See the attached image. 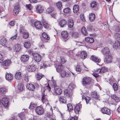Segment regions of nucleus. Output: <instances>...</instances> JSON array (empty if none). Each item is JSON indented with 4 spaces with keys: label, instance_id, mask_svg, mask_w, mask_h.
<instances>
[{
    "label": "nucleus",
    "instance_id": "nucleus-1",
    "mask_svg": "<svg viewBox=\"0 0 120 120\" xmlns=\"http://www.w3.org/2000/svg\"><path fill=\"white\" fill-rule=\"evenodd\" d=\"M47 80L48 81V82L47 84H45V90H46L47 92L48 91L49 92L51 89V88L49 86V83L50 82V85H51L52 87H53L54 88L55 86H57V84H56V82L55 81L51 80V81H48L47 79Z\"/></svg>",
    "mask_w": 120,
    "mask_h": 120
},
{
    "label": "nucleus",
    "instance_id": "nucleus-2",
    "mask_svg": "<svg viewBox=\"0 0 120 120\" xmlns=\"http://www.w3.org/2000/svg\"><path fill=\"white\" fill-rule=\"evenodd\" d=\"M91 79L88 77H84L82 81V84L83 86L90 84L91 82Z\"/></svg>",
    "mask_w": 120,
    "mask_h": 120
},
{
    "label": "nucleus",
    "instance_id": "nucleus-3",
    "mask_svg": "<svg viewBox=\"0 0 120 120\" xmlns=\"http://www.w3.org/2000/svg\"><path fill=\"white\" fill-rule=\"evenodd\" d=\"M35 8L36 12L40 14L42 13L44 11V7L40 4L36 6Z\"/></svg>",
    "mask_w": 120,
    "mask_h": 120
},
{
    "label": "nucleus",
    "instance_id": "nucleus-4",
    "mask_svg": "<svg viewBox=\"0 0 120 120\" xmlns=\"http://www.w3.org/2000/svg\"><path fill=\"white\" fill-rule=\"evenodd\" d=\"M101 51L104 56L111 54L109 49L107 47H106L103 49Z\"/></svg>",
    "mask_w": 120,
    "mask_h": 120
},
{
    "label": "nucleus",
    "instance_id": "nucleus-5",
    "mask_svg": "<svg viewBox=\"0 0 120 120\" xmlns=\"http://www.w3.org/2000/svg\"><path fill=\"white\" fill-rule=\"evenodd\" d=\"M104 56L105 58L104 59V61L105 63H109L112 62V57L111 54Z\"/></svg>",
    "mask_w": 120,
    "mask_h": 120
},
{
    "label": "nucleus",
    "instance_id": "nucleus-6",
    "mask_svg": "<svg viewBox=\"0 0 120 120\" xmlns=\"http://www.w3.org/2000/svg\"><path fill=\"white\" fill-rule=\"evenodd\" d=\"M9 100L8 98H4L2 100L1 103L3 105L7 107L9 105Z\"/></svg>",
    "mask_w": 120,
    "mask_h": 120
},
{
    "label": "nucleus",
    "instance_id": "nucleus-7",
    "mask_svg": "<svg viewBox=\"0 0 120 120\" xmlns=\"http://www.w3.org/2000/svg\"><path fill=\"white\" fill-rule=\"evenodd\" d=\"M34 60L37 62L40 61L41 59V55L37 53H32Z\"/></svg>",
    "mask_w": 120,
    "mask_h": 120
},
{
    "label": "nucleus",
    "instance_id": "nucleus-8",
    "mask_svg": "<svg viewBox=\"0 0 120 120\" xmlns=\"http://www.w3.org/2000/svg\"><path fill=\"white\" fill-rule=\"evenodd\" d=\"M36 69V66L34 64L29 65L28 67V70L30 72L34 71Z\"/></svg>",
    "mask_w": 120,
    "mask_h": 120
},
{
    "label": "nucleus",
    "instance_id": "nucleus-9",
    "mask_svg": "<svg viewBox=\"0 0 120 120\" xmlns=\"http://www.w3.org/2000/svg\"><path fill=\"white\" fill-rule=\"evenodd\" d=\"M11 64V61L9 60H5L2 63V65L6 66V68H4L5 69L7 68L8 66H10Z\"/></svg>",
    "mask_w": 120,
    "mask_h": 120
},
{
    "label": "nucleus",
    "instance_id": "nucleus-10",
    "mask_svg": "<svg viewBox=\"0 0 120 120\" xmlns=\"http://www.w3.org/2000/svg\"><path fill=\"white\" fill-rule=\"evenodd\" d=\"M57 71L60 72V71L64 70V67L61 63H59L57 65L55 66Z\"/></svg>",
    "mask_w": 120,
    "mask_h": 120
},
{
    "label": "nucleus",
    "instance_id": "nucleus-11",
    "mask_svg": "<svg viewBox=\"0 0 120 120\" xmlns=\"http://www.w3.org/2000/svg\"><path fill=\"white\" fill-rule=\"evenodd\" d=\"M82 108V105L80 104H77L75 107L74 111L75 112H81V109Z\"/></svg>",
    "mask_w": 120,
    "mask_h": 120
},
{
    "label": "nucleus",
    "instance_id": "nucleus-12",
    "mask_svg": "<svg viewBox=\"0 0 120 120\" xmlns=\"http://www.w3.org/2000/svg\"><path fill=\"white\" fill-rule=\"evenodd\" d=\"M19 6L15 5V6L13 12V14L15 15H17L19 13Z\"/></svg>",
    "mask_w": 120,
    "mask_h": 120
},
{
    "label": "nucleus",
    "instance_id": "nucleus-13",
    "mask_svg": "<svg viewBox=\"0 0 120 120\" xmlns=\"http://www.w3.org/2000/svg\"><path fill=\"white\" fill-rule=\"evenodd\" d=\"M91 59L93 61L96 63H99L101 60L100 59L94 55H92L91 56Z\"/></svg>",
    "mask_w": 120,
    "mask_h": 120
},
{
    "label": "nucleus",
    "instance_id": "nucleus-14",
    "mask_svg": "<svg viewBox=\"0 0 120 120\" xmlns=\"http://www.w3.org/2000/svg\"><path fill=\"white\" fill-rule=\"evenodd\" d=\"M92 97L95 99L100 100V96L99 95L97 94V92L95 91L92 93L91 94Z\"/></svg>",
    "mask_w": 120,
    "mask_h": 120
},
{
    "label": "nucleus",
    "instance_id": "nucleus-15",
    "mask_svg": "<svg viewBox=\"0 0 120 120\" xmlns=\"http://www.w3.org/2000/svg\"><path fill=\"white\" fill-rule=\"evenodd\" d=\"M35 27L38 29H40L42 27V26L41 22L39 21H35L34 24Z\"/></svg>",
    "mask_w": 120,
    "mask_h": 120
},
{
    "label": "nucleus",
    "instance_id": "nucleus-16",
    "mask_svg": "<svg viewBox=\"0 0 120 120\" xmlns=\"http://www.w3.org/2000/svg\"><path fill=\"white\" fill-rule=\"evenodd\" d=\"M29 58V56L27 55H23L21 56V61L23 62L27 61Z\"/></svg>",
    "mask_w": 120,
    "mask_h": 120
},
{
    "label": "nucleus",
    "instance_id": "nucleus-17",
    "mask_svg": "<svg viewBox=\"0 0 120 120\" xmlns=\"http://www.w3.org/2000/svg\"><path fill=\"white\" fill-rule=\"evenodd\" d=\"M55 91V93L58 95H60L62 93L61 90L58 86H55L54 87Z\"/></svg>",
    "mask_w": 120,
    "mask_h": 120
},
{
    "label": "nucleus",
    "instance_id": "nucleus-18",
    "mask_svg": "<svg viewBox=\"0 0 120 120\" xmlns=\"http://www.w3.org/2000/svg\"><path fill=\"white\" fill-rule=\"evenodd\" d=\"M80 57L82 59H85L87 56V54L86 52L84 51L81 52L80 54Z\"/></svg>",
    "mask_w": 120,
    "mask_h": 120
},
{
    "label": "nucleus",
    "instance_id": "nucleus-19",
    "mask_svg": "<svg viewBox=\"0 0 120 120\" xmlns=\"http://www.w3.org/2000/svg\"><path fill=\"white\" fill-rule=\"evenodd\" d=\"M15 77L17 80L21 79L22 78L21 72H16Z\"/></svg>",
    "mask_w": 120,
    "mask_h": 120
},
{
    "label": "nucleus",
    "instance_id": "nucleus-20",
    "mask_svg": "<svg viewBox=\"0 0 120 120\" xmlns=\"http://www.w3.org/2000/svg\"><path fill=\"white\" fill-rule=\"evenodd\" d=\"M5 78L8 81L12 80L13 78L12 75L10 73H8L6 74Z\"/></svg>",
    "mask_w": 120,
    "mask_h": 120
},
{
    "label": "nucleus",
    "instance_id": "nucleus-21",
    "mask_svg": "<svg viewBox=\"0 0 120 120\" xmlns=\"http://www.w3.org/2000/svg\"><path fill=\"white\" fill-rule=\"evenodd\" d=\"M0 44L3 46L6 45L7 44V41L6 39L4 38H1L0 41Z\"/></svg>",
    "mask_w": 120,
    "mask_h": 120
},
{
    "label": "nucleus",
    "instance_id": "nucleus-22",
    "mask_svg": "<svg viewBox=\"0 0 120 120\" xmlns=\"http://www.w3.org/2000/svg\"><path fill=\"white\" fill-rule=\"evenodd\" d=\"M26 87L29 90L32 91L34 90L35 88L34 86L31 83L27 84Z\"/></svg>",
    "mask_w": 120,
    "mask_h": 120
},
{
    "label": "nucleus",
    "instance_id": "nucleus-23",
    "mask_svg": "<svg viewBox=\"0 0 120 120\" xmlns=\"http://www.w3.org/2000/svg\"><path fill=\"white\" fill-rule=\"evenodd\" d=\"M35 110L36 112H44L43 108L41 106L36 107Z\"/></svg>",
    "mask_w": 120,
    "mask_h": 120
},
{
    "label": "nucleus",
    "instance_id": "nucleus-24",
    "mask_svg": "<svg viewBox=\"0 0 120 120\" xmlns=\"http://www.w3.org/2000/svg\"><path fill=\"white\" fill-rule=\"evenodd\" d=\"M67 22L66 20L63 19L60 21L59 22V25L61 27H63L67 25Z\"/></svg>",
    "mask_w": 120,
    "mask_h": 120
},
{
    "label": "nucleus",
    "instance_id": "nucleus-25",
    "mask_svg": "<svg viewBox=\"0 0 120 120\" xmlns=\"http://www.w3.org/2000/svg\"><path fill=\"white\" fill-rule=\"evenodd\" d=\"M81 32L82 34L85 36H87L88 34L86 28L84 27H82L81 29Z\"/></svg>",
    "mask_w": 120,
    "mask_h": 120
},
{
    "label": "nucleus",
    "instance_id": "nucleus-26",
    "mask_svg": "<svg viewBox=\"0 0 120 120\" xmlns=\"http://www.w3.org/2000/svg\"><path fill=\"white\" fill-rule=\"evenodd\" d=\"M62 37L64 39H66L67 38L68 36V33L66 31H62L61 33Z\"/></svg>",
    "mask_w": 120,
    "mask_h": 120
},
{
    "label": "nucleus",
    "instance_id": "nucleus-27",
    "mask_svg": "<svg viewBox=\"0 0 120 120\" xmlns=\"http://www.w3.org/2000/svg\"><path fill=\"white\" fill-rule=\"evenodd\" d=\"M68 25L70 28L73 27L74 25V22L73 20L70 19H69L68 21Z\"/></svg>",
    "mask_w": 120,
    "mask_h": 120
},
{
    "label": "nucleus",
    "instance_id": "nucleus-28",
    "mask_svg": "<svg viewBox=\"0 0 120 120\" xmlns=\"http://www.w3.org/2000/svg\"><path fill=\"white\" fill-rule=\"evenodd\" d=\"M59 100L62 103H65L67 101L66 98L63 96H61L59 98Z\"/></svg>",
    "mask_w": 120,
    "mask_h": 120
},
{
    "label": "nucleus",
    "instance_id": "nucleus-29",
    "mask_svg": "<svg viewBox=\"0 0 120 120\" xmlns=\"http://www.w3.org/2000/svg\"><path fill=\"white\" fill-rule=\"evenodd\" d=\"M21 46L20 44H17L15 45V46L14 50L16 52H19L21 49Z\"/></svg>",
    "mask_w": 120,
    "mask_h": 120
},
{
    "label": "nucleus",
    "instance_id": "nucleus-30",
    "mask_svg": "<svg viewBox=\"0 0 120 120\" xmlns=\"http://www.w3.org/2000/svg\"><path fill=\"white\" fill-rule=\"evenodd\" d=\"M47 113L46 120H54L53 118L52 114H53V113H52L51 114H49V113Z\"/></svg>",
    "mask_w": 120,
    "mask_h": 120
},
{
    "label": "nucleus",
    "instance_id": "nucleus-31",
    "mask_svg": "<svg viewBox=\"0 0 120 120\" xmlns=\"http://www.w3.org/2000/svg\"><path fill=\"white\" fill-rule=\"evenodd\" d=\"M89 18L91 22L94 21L95 18V15L94 14L91 13L89 15Z\"/></svg>",
    "mask_w": 120,
    "mask_h": 120
},
{
    "label": "nucleus",
    "instance_id": "nucleus-32",
    "mask_svg": "<svg viewBox=\"0 0 120 120\" xmlns=\"http://www.w3.org/2000/svg\"><path fill=\"white\" fill-rule=\"evenodd\" d=\"M101 110L102 112H111V111L109 109L106 107L102 108Z\"/></svg>",
    "mask_w": 120,
    "mask_h": 120
},
{
    "label": "nucleus",
    "instance_id": "nucleus-33",
    "mask_svg": "<svg viewBox=\"0 0 120 120\" xmlns=\"http://www.w3.org/2000/svg\"><path fill=\"white\" fill-rule=\"evenodd\" d=\"M111 97L117 102H118L120 101L119 98L115 94L112 95Z\"/></svg>",
    "mask_w": 120,
    "mask_h": 120
},
{
    "label": "nucleus",
    "instance_id": "nucleus-34",
    "mask_svg": "<svg viewBox=\"0 0 120 120\" xmlns=\"http://www.w3.org/2000/svg\"><path fill=\"white\" fill-rule=\"evenodd\" d=\"M79 7L78 5H75L73 7V10L74 13H76L79 11Z\"/></svg>",
    "mask_w": 120,
    "mask_h": 120
},
{
    "label": "nucleus",
    "instance_id": "nucleus-35",
    "mask_svg": "<svg viewBox=\"0 0 120 120\" xmlns=\"http://www.w3.org/2000/svg\"><path fill=\"white\" fill-rule=\"evenodd\" d=\"M7 91L8 90L5 87H2L0 88V92L2 94H5Z\"/></svg>",
    "mask_w": 120,
    "mask_h": 120
},
{
    "label": "nucleus",
    "instance_id": "nucleus-36",
    "mask_svg": "<svg viewBox=\"0 0 120 120\" xmlns=\"http://www.w3.org/2000/svg\"><path fill=\"white\" fill-rule=\"evenodd\" d=\"M44 75L40 73H37L36 76V79L37 80H39L41 79Z\"/></svg>",
    "mask_w": 120,
    "mask_h": 120
},
{
    "label": "nucleus",
    "instance_id": "nucleus-37",
    "mask_svg": "<svg viewBox=\"0 0 120 120\" xmlns=\"http://www.w3.org/2000/svg\"><path fill=\"white\" fill-rule=\"evenodd\" d=\"M64 95L68 98H70L71 95L69 93V92L68 89H65L64 90Z\"/></svg>",
    "mask_w": 120,
    "mask_h": 120
},
{
    "label": "nucleus",
    "instance_id": "nucleus-38",
    "mask_svg": "<svg viewBox=\"0 0 120 120\" xmlns=\"http://www.w3.org/2000/svg\"><path fill=\"white\" fill-rule=\"evenodd\" d=\"M67 107L68 111L71 112L73 110V107L72 104L71 103H69L67 105Z\"/></svg>",
    "mask_w": 120,
    "mask_h": 120
},
{
    "label": "nucleus",
    "instance_id": "nucleus-39",
    "mask_svg": "<svg viewBox=\"0 0 120 120\" xmlns=\"http://www.w3.org/2000/svg\"><path fill=\"white\" fill-rule=\"evenodd\" d=\"M56 5L60 10H61L63 8L62 3L60 1L57 3L56 4Z\"/></svg>",
    "mask_w": 120,
    "mask_h": 120
},
{
    "label": "nucleus",
    "instance_id": "nucleus-40",
    "mask_svg": "<svg viewBox=\"0 0 120 120\" xmlns=\"http://www.w3.org/2000/svg\"><path fill=\"white\" fill-rule=\"evenodd\" d=\"M76 70L79 73L82 72V69L81 68L80 66L79 65H77L76 67Z\"/></svg>",
    "mask_w": 120,
    "mask_h": 120
},
{
    "label": "nucleus",
    "instance_id": "nucleus-41",
    "mask_svg": "<svg viewBox=\"0 0 120 120\" xmlns=\"http://www.w3.org/2000/svg\"><path fill=\"white\" fill-rule=\"evenodd\" d=\"M114 37L116 40H120V34L118 33H115L114 34Z\"/></svg>",
    "mask_w": 120,
    "mask_h": 120
},
{
    "label": "nucleus",
    "instance_id": "nucleus-42",
    "mask_svg": "<svg viewBox=\"0 0 120 120\" xmlns=\"http://www.w3.org/2000/svg\"><path fill=\"white\" fill-rule=\"evenodd\" d=\"M60 75L61 77L64 78L66 76V72L64 70H63L62 71H60Z\"/></svg>",
    "mask_w": 120,
    "mask_h": 120
},
{
    "label": "nucleus",
    "instance_id": "nucleus-43",
    "mask_svg": "<svg viewBox=\"0 0 120 120\" xmlns=\"http://www.w3.org/2000/svg\"><path fill=\"white\" fill-rule=\"evenodd\" d=\"M120 43L119 41H116L113 45V48L114 49H116L120 46Z\"/></svg>",
    "mask_w": 120,
    "mask_h": 120
},
{
    "label": "nucleus",
    "instance_id": "nucleus-44",
    "mask_svg": "<svg viewBox=\"0 0 120 120\" xmlns=\"http://www.w3.org/2000/svg\"><path fill=\"white\" fill-rule=\"evenodd\" d=\"M24 46L26 48H29L30 47L31 45L30 42L27 41L25 43Z\"/></svg>",
    "mask_w": 120,
    "mask_h": 120
},
{
    "label": "nucleus",
    "instance_id": "nucleus-45",
    "mask_svg": "<svg viewBox=\"0 0 120 120\" xmlns=\"http://www.w3.org/2000/svg\"><path fill=\"white\" fill-rule=\"evenodd\" d=\"M19 117L21 119V120H22L25 118V115L24 113H20L18 114Z\"/></svg>",
    "mask_w": 120,
    "mask_h": 120
},
{
    "label": "nucleus",
    "instance_id": "nucleus-46",
    "mask_svg": "<svg viewBox=\"0 0 120 120\" xmlns=\"http://www.w3.org/2000/svg\"><path fill=\"white\" fill-rule=\"evenodd\" d=\"M22 34H23L22 37L24 39H27L29 37V34L27 31L24 33Z\"/></svg>",
    "mask_w": 120,
    "mask_h": 120
},
{
    "label": "nucleus",
    "instance_id": "nucleus-47",
    "mask_svg": "<svg viewBox=\"0 0 120 120\" xmlns=\"http://www.w3.org/2000/svg\"><path fill=\"white\" fill-rule=\"evenodd\" d=\"M97 6L96 2L95 1H93L90 4V6L92 8L95 7Z\"/></svg>",
    "mask_w": 120,
    "mask_h": 120
},
{
    "label": "nucleus",
    "instance_id": "nucleus-48",
    "mask_svg": "<svg viewBox=\"0 0 120 120\" xmlns=\"http://www.w3.org/2000/svg\"><path fill=\"white\" fill-rule=\"evenodd\" d=\"M115 31L116 32H120V25H118L116 26L115 28Z\"/></svg>",
    "mask_w": 120,
    "mask_h": 120
},
{
    "label": "nucleus",
    "instance_id": "nucleus-49",
    "mask_svg": "<svg viewBox=\"0 0 120 120\" xmlns=\"http://www.w3.org/2000/svg\"><path fill=\"white\" fill-rule=\"evenodd\" d=\"M75 86L73 84L71 83L68 86V89L71 90H72L75 87Z\"/></svg>",
    "mask_w": 120,
    "mask_h": 120
},
{
    "label": "nucleus",
    "instance_id": "nucleus-50",
    "mask_svg": "<svg viewBox=\"0 0 120 120\" xmlns=\"http://www.w3.org/2000/svg\"><path fill=\"white\" fill-rule=\"evenodd\" d=\"M45 90L44 89H43V90L42 91V89H41V92H42V98L41 99V100L42 101V102H43V101L45 99Z\"/></svg>",
    "mask_w": 120,
    "mask_h": 120
},
{
    "label": "nucleus",
    "instance_id": "nucleus-51",
    "mask_svg": "<svg viewBox=\"0 0 120 120\" xmlns=\"http://www.w3.org/2000/svg\"><path fill=\"white\" fill-rule=\"evenodd\" d=\"M24 79L26 82H28L29 81L28 75L27 74H25L24 75Z\"/></svg>",
    "mask_w": 120,
    "mask_h": 120
},
{
    "label": "nucleus",
    "instance_id": "nucleus-52",
    "mask_svg": "<svg viewBox=\"0 0 120 120\" xmlns=\"http://www.w3.org/2000/svg\"><path fill=\"white\" fill-rule=\"evenodd\" d=\"M50 37L49 36L45 33V42H49L50 41Z\"/></svg>",
    "mask_w": 120,
    "mask_h": 120
},
{
    "label": "nucleus",
    "instance_id": "nucleus-53",
    "mask_svg": "<svg viewBox=\"0 0 120 120\" xmlns=\"http://www.w3.org/2000/svg\"><path fill=\"white\" fill-rule=\"evenodd\" d=\"M19 31L21 33L23 34L24 33L27 31L26 30L24 29V27L23 26L20 27L19 29Z\"/></svg>",
    "mask_w": 120,
    "mask_h": 120
},
{
    "label": "nucleus",
    "instance_id": "nucleus-54",
    "mask_svg": "<svg viewBox=\"0 0 120 120\" xmlns=\"http://www.w3.org/2000/svg\"><path fill=\"white\" fill-rule=\"evenodd\" d=\"M36 106V105L32 102L30 103V104L29 107V108L30 109H34Z\"/></svg>",
    "mask_w": 120,
    "mask_h": 120
},
{
    "label": "nucleus",
    "instance_id": "nucleus-55",
    "mask_svg": "<svg viewBox=\"0 0 120 120\" xmlns=\"http://www.w3.org/2000/svg\"><path fill=\"white\" fill-rule=\"evenodd\" d=\"M112 86L115 91H117L118 90V87L116 83H114L113 85Z\"/></svg>",
    "mask_w": 120,
    "mask_h": 120
},
{
    "label": "nucleus",
    "instance_id": "nucleus-56",
    "mask_svg": "<svg viewBox=\"0 0 120 120\" xmlns=\"http://www.w3.org/2000/svg\"><path fill=\"white\" fill-rule=\"evenodd\" d=\"M101 70H100V69H98L97 70H96L94 72V75L95 77H96L97 76H96L94 75H98L99 73H100Z\"/></svg>",
    "mask_w": 120,
    "mask_h": 120
},
{
    "label": "nucleus",
    "instance_id": "nucleus-57",
    "mask_svg": "<svg viewBox=\"0 0 120 120\" xmlns=\"http://www.w3.org/2000/svg\"><path fill=\"white\" fill-rule=\"evenodd\" d=\"M23 85L22 83H20L19 85L18 86V88L19 90L20 91H22L23 89Z\"/></svg>",
    "mask_w": 120,
    "mask_h": 120
},
{
    "label": "nucleus",
    "instance_id": "nucleus-58",
    "mask_svg": "<svg viewBox=\"0 0 120 120\" xmlns=\"http://www.w3.org/2000/svg\"><path fill=\"white\" fill-rule=\"evenodd\" d=\"M70 11V9L69 8H67L64 9L63 10V12L66 13L69 12Z\"/></svg>",
    "mask_w": 120,
    "mask_h": 120
},
{
    "label": "nucleus",
    "instance_id": "nucleus-59",
    "mask_svg": "<svg viewBox=\"0 0 120 120\" xmlns=\"http://www.w3.org/2000/svg\"><path fill=\"white\" fill-rule=\"evenodd\" d=\"M41 40L43 42L45 40V33L44 32L42 34V37H41Z\"/></svg>",
    "mask_w": 120,
    "mask_h": 120
},
{
    "label": "nucleus",
    "instance_id": "nucleus-60",
    "mask_svg": "<svg viewBox=\"0 0 120 120\" xmlns=\"http://www.w3.org/2000/svg\"><path fill=\"white\" fill-rule=\"evenodd\" d=\"M53 10V9L52 8H50L46 10V12L47 13H49L51 12Z\"/></svg>",
    "mask_w": 120,
    "mask_h": 120
},
{
    "label": "nucleus",
    "instance_id": "nucleus-61",
    "mask_svg": "<svg viewBox=\"0 0 120 120\" xmlns=\"http://www.w3.org/2000/svg\"><path fill=\"white\" fill-rule=\"evenodd\" d=\"M101 70V73H104L106 71V68L104 67H102L101 69H100Z\"/></svg>",
    "mask_w": 120,
    "mask_h": 120
},
{
    "label": "nucleus",
    "instance_id": "nucleus-62",
    "mask_svg": "<svg viewBox=\"0 0 120 120\" xmlns=\"http://www.w3.org/2000/svg\"><path fill=\"white\" fill-rule=\"evenodd\" d=\"M41 21V22L42 23L43 27L45 28V19L43 17V16L42 15V19Z\"/></svg>",
    "mask_w": 120,
    "mask_h": 120
},
{
    "label": "nucleus",
    "instance_id": "nucleus-63",
    "mask_svg": "<svg viewBox=\"0 0 120 120\" xmlns=\"http://www.w3.org/2000/svg\"><path fill=\"white\" fill-rule=\"evenodd\" d=\"M80 17L81 20L83 21H85V19L84 15L82 14H81L80 15Z\"/></svg>",
    "mask_w": 120,
    "mask_h": 120
},
{
    "label": "nucleus",
    "instance_id": "nucleus-64",
    "mask_svg": "<svg viewBox=\"0 0 120 120\" xmlns=\"http://www.w3.org/2000/svg\"><path fill=\"white\" fill-rule=\"evenodd\" d=\"M26 6L27 8L30 10H31L32 8V7L30 4H26Z\"/></svg>",
    "mask_w": 120,
    "mask_h": 120
}]
</instances>
